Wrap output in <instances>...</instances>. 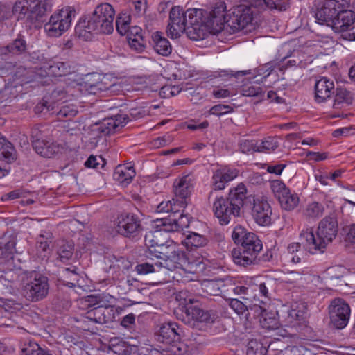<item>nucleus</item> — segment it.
Listing matches in <instances>:
<instances>
[{
	"mask_svg": "<svg viewBox=\"0 0 355 355\" xmlns=\"http://www.w3.org/2000/svg\"><path fill=\"white\" fill-rule=\"evenodd\" d=\"M239 171L235 168L223 167L216 170L211 178L212 190L209 194V202L212 200V211L221 225H227L232 218L241 215V209L247 202H251V196H247V189L240 183L232 188L228 196L225 198L218 196L216 191L223 190L226 184L238 176Z\"/></svg>",
	"mask_w": 355,
	"mask_h": 355,
	"instance_id": "nucleus-1",
	"label": "nucleus"
},
{
	"mask_svg": "<svg viewBox=\"0 0 355 355\" xmlns=\"http://www.w3.org/2000/svg\"><path fill=\"white\" fill-rule=\"evenodd\" d=\"M273 7L278 8L276 3L266 0H236L232 14L227 19L225 3L218 2L209 12L204 10L203 25L214 34L222 31L225 26L230 28V31L235 33L251 23L254 14L252 8L264 9Z\"/></svg>",
	"mask_w": 355,
	"mask_h": 355,
	"instance_id": "nucleus-2",
	"label": "nucleus"
},
{
	"mask_svg": "<svg viewBox=\"0 0 355 355\" xmlns=\"http://www.w3.org/2000/svg\"><path fill=\"white\" fill-rule=\"evenodd\" d=\"M115 11L113 7L103 3L97 6L88 19L80 20L75 27V33L84 40L92 39V33L110 34L114 30Z\"/></svg>",
	"mask_w": 355,
	"mask_h": 355,
	"instance_id": "nucleus-3",
	"label": "nucleus"
},
{
	"mask_svg": "<svg viewBox=\"0 0 355 355\" xmlns=\"http://www.w3.org/2000/svg\"><path fill=\"white\" fill-rule=\"evenodd\" d=\"M338 225L334 216H328L322 218L318 227L317 237L311 228L306 229L302 239L305 238V245L310 249H316L323 252L327 245L336 237Z\"/></svg>",
	"mask_w": 355,
	"mask_h": 355,
	"instance_id": "nucleus-4",
	"label": "nucleus"
},
{
	"mask_svg": "<svg viewBox=\"0 0 355 355\" xmlns=\"http://www.w3.org/2000/svg\"><path fill=\"white\" fill-rule=\"evenodd\" d=\"M49 291L48 278L37 271L28 272L23 280L22 295L30 302L43 300L48 295Z\"/></svg>",
	"mask_w": 355,
	"mask_h": 355,
	"instance_id": "nucleus-5",
	"label": "nucleus"
},
{
	"mask_svg": "<svg viewBox=\"0 0 355 355\" xmlns=\"http://www.w3.org/2000/svg\"><path fill=\"white\" fill-rule=\"evenodd\" d=\"M66 94L62 89H55L51 94L52 102H50L46 99H42V101L38 103L35 107V111L36 113L40 112H52V114H55L57 119L59 121H71L75 117L78 113V110L76 106L73 105H66L61 107L55 106L53 104L55 103V101L62 100L65 98Z\"/></svg>",
	"mask_w": 355,
	"mask_h": 355,
	"instance_id": "nucleus-6",
	"label": "nucleus"
},
{
	"mask_svg": "<svg viewBox=\"0 0 355 355\" xmlns=\"http://www.w3.org/2000/svg\"><path fill=\"white\" fill-rule=\"evenodd\" d=\"M185 306L175 311L178 318L192 328H200L202 323H212L214 316L208 311H205L193 305L194 300L185 299Z\"/></svg>",
	"mask_w": 355,
	"mask_h": 355,
	"instance_id": "nucleus-7",
	"label": "nucleus"
},
{
	"mask_svg": "<svg viewBox=\"0 0 355 355\" xmlns=\"http://www.w3.org/2000/svg\"><path fill=\"white\" fill-rule=\"evenodd\" d=\"M75 10L66 6L50 17L49 21L44 25V29L50 37H58L67 31L71 26L72 17Z\"/></svg>",
	"mask_w": 355,
	"mask_h": 355,
	"instance_id": "nucleus-8",
	"label": "nucleus"
},
{
	"mask_svg": "<svg viewBox=\"0 0 355 355\" xmlns=\"http://www.w3.org/2000/svg\"><path fill=\"white\" fill-rule=\"evenodd\" d=\"M161 268H166L168 270L180 269L187 273H196L198 263L189 261L187 254L185 252L172 250L170 247L169 254L165 256L164 261H159Z\"/></svg>",
	"mask_w": 355,
	"mask_h": 355,
	"instance_id": "nucleus-9",
	"label": "nucleus"
},
{
	"mask_svg": "<svg viewBox=\"0 0 355 355\" xmlns=\"http://www.w3.org/2000/svg\"><path fill=\"white\" fill-rule=\"evenodd\" d=\"M330 324L336 329H343L348 324L351 309L349 304L343 298L333 299L328 307Z\"/></svg>",
	"mask_w": 355,
	"mask_h": 355,
	"instance_id": "nucleus-10",
	"label": "nucleus"
},
{
	"mask_svg": "<svg viewBox=\"0 0 355 355\" xmlns=\"http://www.w3.org/2000/svg\"><path fill=\"white\" fill-rule=\"evenodd\" d=\"M349 4L350 0H324L315 12V20L319 24L329 26L338 14V10L349 7Z\"/></svg>",
	"mask_w": 355,
	"mask_h": 355,
	"instance_id": "nucleus-11",
	"label": "nucleus"
},
{
	"mask_svg": "<svg viewBox=\"0 0 355 355\" xmlns=\"http://www.w3.org/2000/svg\"><path fill=\"white\" fill-rule=\"evenodd\" d=\"M274 196L279 201L281 207L287 211L293 210L300 202L297 193L291 192L288 187L280 180H274L270 182Z\"/></svg>",
	"mask_w": 355,
	"mask_h": 355,
	"instance_id": "nucleus-12",
	"label": "nucleus"
},
{
	"mask_svg": "<svg viewBox=\"0 0 355 355\" xmlns=\"http://www.w3.org/2000/svg\"><path fill=\"white\" fill-rule=\"evenodd\" d=\"M116 232L127 238H136L141 234L143 227L139 217L134 214H122L116 218Z\"/></svg>",
	"mask_w": 355,
	"mask_h": 355,
	"instance_id": "nucleus-13",
	"label": "nucleus"
},
{
	"mask_svg": "<svg viewBox=\"0 0 355 355\" xmlns=\"http://www.w3.org/2000/svg\"><path fill=\"white\" fill-rule=\"evenodd\" d=\"M345 7L344 9L338 10L339 12L330 24L329 27L334 33H347L355 28V12Z\"/></svg>",
	"mask_w": 355,
	"mask_h": 355,
	"instance_id": "nucleus-14",
	"label": "nucleus"
},
{
	"mask_svg": "<svg viewBox=\"0 0 355 355\" xmlns=\"http://www.w3.org/2000/svg\"><path fill=\"white\" fill-rule=\"evenodd\" d=\"M193 189L192 179L189 175L178 178L173 182V192L178 200L179 207L185 208Z\"/></svg>",
	"mask_w": 355,
	"mask_h": 355,
	"instance_id": "nucleus-15",
	"label": "nucleus"
},
{
	"mask_svg": "<svg viewBox=\"0 0 355 355\" xmlns=\"http://www.w3.org/2000/svg\"><path fill=\"white\" fill-rule=\"evenodd\" d=\"M184 11L180 6L173 7L169 13V23L167 27L168 36L176 38L180 33L186 30Z\"/></svg>",
	"mask_w": 355,
	"mask_h": 355,
	"instance_id": "nucleus-16",
	"label": "nucleus"
},
{
	"mask_svg": "<svg viewBox=\"0 0 355 355\" xmlns=\"http://www.w3.org/2000/svg\"><path fill=\"white\" fill-rule=\"evenodd\" d=\"M271 214V207L266 200L253 198L252 216L257 224L262 226L270 225Z\"/></svg>",
	"mask_w": 355,
	"mask_h": 355,
	"instance_id": "nucleus-17",
	"label": "nucleus"
},
{
	"mask_svg": "<svg viewBox=\"0 0 355 355\" xmlns=\"http://www.w3.org/2000/svg\"><path fill=\"white\" fill-rule=\"evenodd\" d=\"M182 330L176 322H165L162 324L155 334L156 339L167 345L176 343L180 340Z\"/></svg>",
	"mask_w": 355,
	"mask_h": 355,
	"instance_id": "nucleus-18",
	"label": "nucleus"
},
{
	"mask_svg": "<svg viewBox=\"0 0 355 355\" xmlns=\"http://www.w3.org/2000/svg\"><path fill=\"white\" fill-rule=\"evenodd\" d=\"M128 114H116L114 116L104 119L101 123H97L104 135H109L116 131L119 128L124 127L129 121Z\"/></svg>",
	"mask_w": 355,
	"mask_h": 355,
	"instance_id": "nucleus-19",
	"label": "nucleus"
},
{
	"mask_svg": "<svg viewBox=\"0 0 355 355\" xmlns=\"http://www.w3.org/2000/svg\"><path fill=\"white\" fill-rule=\"evenodd\" d=\"M231 254L233 262L239 266L247 268L255 266L259 262L258 254L241 248H234Z\"/></svg>",
	"mask_w": 355,
	"mask_h": 355,
	"instance_id": "nucleus-20",
	"label": "nucleus"
},
{
	"mask_svg": "<svg viewBox=\"0 0 355 355\" xmlns=\"http://www.w3.org/2000/svg\"><path fill=\"white\" fill-rule=\"evenodd\" d=\"M146 245L147 250L145 251V255L151 261H154V258L156 261H163L165 256L169 254L170 246L165 244H158L154 239L148 240L146 237Z\"/></svg>",
	"mask_w": 355,
	"mask_h": 355,
	"instance_id": "nucleus-21",
	"label": "nucleus"
},
{
	"mask_svg": "<svg viewBox=\"0 0 355 355\" xmlns=\"http://www.w3.org/2000/svg\"><path fill=\"white\" fill-rule=\"evenodd\" d=\"M86 313L88 318L94 324H105L112 320L114 318L113 310L105 304H101L100 306H96L87 311Z\"/></svg>",
	"mask_w": 355,
	"mask_h": 355,
	"instance_id": "nucleus-22",
	"label": "nucleus"
},
{
	"mask_svg": "<svg viewBox=\"0 0 355 355\" xmlns=\"http://www.w3.org/2000/svg\"><path fill=\"white\" fill-rule=\"evenodd\" d=\"M109 348L114 353L119 355H132L137 351V347L130 345L123 338L114 337L109 341Z\"/></svg>",
	"mask_w": 355,
	"mask_h": 355,
	"instance_id": "nucleus-23",
	"label": "nucleus"
},
{
	"mask_svg": "<svg viewBox=\"0 0 355 355\" xmlns=\"http://www.w3.org/2000/svg\"><path fill=\"white\" fill-rule=\"evenodd\" d=\"M281 325L286 327L293 326L295 322L303 318V313L296 309L284 307L276 312Z\"/></svg>",
	"mask_w": 355,
	"mask_h": 355,
	"instance_id": "nucleus-24",
	"label": "nucleus"
},
{
	"mask_svg": "<svg viewBox=\"0 0 355 355\" xmlns=\"http://www.w3.org/2000/svg\"><path fill=\"white\" fill-rule=\"evenodd\" d=\"M334 89V84L327 78H322L315 85V98L318 103L324 102L331 94V90Z\"/></svg>",
	"mask_w": 355,
	"mask_h": 355,
	"instance_id": "nucleus-25",
	"label": "nucleus"
},
{
	"mask_svg": "<svg viewBox=\"0 0 355 355\" xmlns=\"http://www.w3.org/2000/svg\"><path fill=\"white\" fill-rule=\"evenodd\" d=\"M28 21H37L50 9L47 0H28Z\"/></svg>",
	"mask_w": 355,
	"mask_h": 355,
	"instance_id": "nucleus-26",
	"label": "nucleus"
},
{
	"mask_svg": "<svg viewBox=\"0 0 355 355\" xmlns=\"http://www.w3.org/2000/svg\"><path fill=\"white\" fill-rule=\"evenodd\" d=\"M27 49V43L24 37L21 35L14 40L7 46L0 48L1 55H19L26 53Z\"/></svg>",
	"mask_w": 355,
	"mask_h": 355,
	"instance_id": "nucleus-27",
	"label": "nucleus"
},
{
	"mask_svg": "<svg viewBox=\"0 0 355 355\" xmlns=\"http://www.w3.org/2000/svg\"><path fill=\"white\" fill-rule=\"evenodd\" d=\"M33 148L36 153L44 157H51L58 150V148L50 141L37 138L33 141Z\"/></svg>",
	"mask_w": 355,
	"mask_h": 355,
	"instance_id": "nucleus-28",
	"label": "nucleus"
},
{
	"mask_svg": "<svg viewBox=\"0 0 355 355\" xmlns=\"http://www.w3.org/2000/svg\"><path fill=\"white\" fill-rule=\"evenodd\" d=\"M184 21L186 25V29L189 27L193 28L196 30L203 25L204 18V10L201 9H189L184 12Z\"/></svg>",
	"mask_w": 355,
	"mask_h": 355,
	"instance_id": "nucleus-29",
	"label": "nucleus"
},
{
	"mask_svg": "<svg viewBox=\"0 0 355 355\" xmlns=\"http://www.w3.org/2000/svg\"><path fill=\"white\" fill-rule=\"evenodd\" d=\"M135 174V171L132 166L119 165L114 170L113 177L120 184L127 185L131 182Z\"/></svg>",
	"mask_w": 355,
	"mask_h": 355,
	"instance_id": "nucleus-30",
	"label": "nucleus"
},
{
	"mask_svg": "<svg viewBox=\"0 0 355 355\" xmlns=\"http://www.w3.org/2000/svg\"><path fill=\"white\" fill-rule=\"evenodd\" d=\"M152 39L155 51L159 55L168 56L171 53L172 46L169 41L162 35L159 32L155 33Z\"/></svg>",
	"mask_w": 355,
	"mask_h": 355,
	"instance_id": "nucleus-31",
	"label": "nucleus"
},
{
	"mask_svg": "<svg viewBox=\"0 0 355 355\" xmlns=\"http://www.w3.org/2000/svg\"><path fill=\"white\" fill-rule=\"evenodd\" d=\"M353 96L352 93L343 87H338L336 90L333 107L341 109L352 103Z\"/></svg>",
	"mask_w": 355,
	"mask_h": 355,
	"instance_id": "nucleus-32",
	"label": "nucleus"
},
{
	"mask_svg": "<svg viewBox=\"0 0 355 355\" xmlns=\"http://www.w3.org/2000/svg\"><path fill=\"white\" fill-rule=\"evenodd\" d=\"M74 251V245L72 241L66 240H60L57 243V254L58 259L62 262H65L69 260Z\"/></svg>",
	"mask_w": 355,
	"mask_h": 355,
	"instance_id": "nucleus-33",
	"label": "nucleus"
},
{
	"mask_svg": "<svg viewBox=\"0 0 355 355\" xmlns=\"http://www.w3.org/2000/svg\"><path fill=\"white\" fill-rule=\"evenodd\" d=\"M324 212V205L318 202L309 203L303 209V216L308 220H315L322 217Z\"/></svg>",
	"mask_w": 355,
	"mask_h": 355,
	"instance_id": "nucleus-34",
	"label": "nucleus"
},
{
	"mask_svg": "<svg viewBox=\"0 0 355 355\" xmlns=\"http://www.w3.org/2000/svg\"><path fill=\"white\" fill-rule=\"evenodd\" d=\"M240 248L259 254L263 248V245L258 236L252 232L245 238V242L243 243Z\"/></svg>",
	"mask_w": 355,
	"mask_h": 355,
	"instance_id": "nucleus-35",
	"label": "nucleus"
},
{
	"mask_svg": "<svg viewBox=\"0 0 355 355\" xmlns=\"http://www.w3.org/2000/svg\"><path fill=\"white\" fill-rule=\"evenodd\" d=\"M305 234V230H303L300 234V242H294L290 243L287 247V251L288 254H303L301 251V248L302 247L305 250H307L311 254L317 253L318 250L316 249H310L305 245V238L302 239V236Z\"/></svg>",
	"mask_w": 355,
	"mask_h": 355,
	"instance_id": "nucleus-36",
	"label": "nucleus"
},
{
	"mask_svg": "<svg viewBox=\"0 0 355 355\" xmlns=\"http://www.w3.org/2000/svg\"><path fill=\"white\" fill-rule=\"evenodd\" d=\"M247 302H243L236 298H230L228 300V304L230 307L239 315H245L248 318L249 314V309H252V306L248 305Z\"/></svg>",
	"mask_w": 355,
	"mask_h": 355,
	"instance_id": "nucleus-37",
	"label": "nucleus"
},
{
	"mask_svg": "<svg viewBox=\"0 0 355 355\" xmlns=\"http://www.w3.org/2000/svg\"><path fill=\"white\" fill-rule=\"evenodd\" d=\"M159 264V261L141 263L136 266L135 270L139 275L159 272L162 269Z\"/></svg>",
	"mask_w": 355,
	"mask_h": 355,
	"instance_id": "nucleus-38",
	"label": "nucleus"
},
{
	"mask_svg": "<svg viewBox=\"0 0 355 355\" xmlns=\"http://www.w3.org/2000/svg\"><path fill=\"white\" fill-rule=\"evenodd\" d=\"M71 67L64 62H53L49 67V73L54 76H64L71 73Z\"/></svg>",
	"mask_w": 355,
	"mask_h": 355,
	"instance_id": "nucleus-39",
	"label": "nucleus"
},
{
	"mask_svg": "<svg viewBox=\"0 0 355 355\" xmlns=\"http://www.w3.org/2000/svg\"><path fill=\"white\" fill-rule=\"evenodd\" d=\"M184 243L187 248H200L207 245V239L199 234L195 232H189L186 236Z\"/></svg>",
	"mask_w": 355,
	"mask_h": 355,
	"instance_id": "nucleus-40",
	"label": "nucleus"
},
{
	"mask_svg": "<svg viewBox=\"0 0 355 355\" xmlns=\"http://www.w3.org/2000/svg\"><path fill=\"white\" fill-rule=\"evenodd\" d=\"M179 202L178 199L173 198L171 200L162 201L157 207V212L169 213L174 215L180 212Z\"/></svg>",
	"mask_w": 355,
	"mask_h": 355,
	"instance_id": "nucleus-41",
	"label": "nucleus"
},
{
	"mask_svg": "<svg viewBox=\"0 0 355 355\" xmlns=\"http://www.w3.org/2000/svg\"><path fill=\"white\" fill-rule=\"evenodd\" d=\"M28 7V0H17L13 6L12 11L15 14H18V19H26L28 20V14H30Z\"/></svg>",
	"mask_w": 355,
	"mask_h": 355,
	"instance_id": "nucleus-42",
	"label": "nucleus"
},
{
	"mask_svg": "<svg viewBox=\"0 0 355 355\" xmlns=\"http://www.w3.org/2000/svg\"><path fill=\"white\" fill-rule=\"evenodd\" d=\"M250 70H244V71H227V70H220L218 71L214 72L213 74L214 78H220L222 80H226L229 79L230 77L239 78L240 76H243L248 74H250Z\"/></svg>",
	"mask_w": 355,
	"mask_h": 355,
	"instance_id": "nucleus-43",
	"label": "nucleus"
},
{
	"mask_svg": "<svg viewBox=\"0 0 355 355\" xmlns=\"http://www.w3.org/2000/svg\"><path fill=\"white\" fill-rule=\"evenodd\" d=\"M205 291L210 295H220V287L222 286L220 279H208L203 282Z\"/></svg>",
	"mask_w": 355,
	"mask_h": 355,
	"instance_id": "nucleus-44",
	"label": "nucleus"
},
{
	"mask_svg": "<svg viewBox=\"0 0 355 355\" xmlns=\"http://www.w3.org/2000/svg\"><path fill=\"white\" fill-rule=\"evenodd\" d=\"M251 233L241 225H238L233 230L232 238L236 244L241 245L245 242V238Z\"/></svg>",
	"mask_w": 355,
	"mask_h": 355,
	"instance_id": "nucleus-45",
	"label": "nucleus"
},
{
	"mask_svg": "<svg viewBox=\"0 0 355 355\" xmlns=\"http://www.w3.org/2000/svg\"><path fill=\"white\" fill-rule=\"evenodd\" d=\"M278 142L274 137H268L261 142H258L257 152L268 153L274 151L278 147Z\"/></svg>",
	"mask_w": 355,
	"mask_h": 355,
	"instance_id": "nucleus-46",
	"label": "nucleus"
},
{
	"mask_svg": "<svg viewBox=\"0 0 355 355\" xmlns=\"http://www.w3.org/2000/svg\"><path fill=\"white\" fill-rule=\"evenodd\" d=\"M130 18L129 15L119 16L116 20V27L119 33L124 35L130 31Z\"/></svg>",
	"mask_w": 355,
	"mask_h": 355,
	"instance_id": "nucleus-47",
	"label": "nucleus"
},
{
	"mask_svg": "<svg viewBox=\"0 0 355 355\" xmlns=\"http://www.w3.org/2000/svg\"><path fill=\"white\" fill-rule=\"evenodd\" d=\"M88 318V315L85 313V315L76 319L78 328L83 331H93L94 323Z\"/></svg>",
	"mask_w": 355,
	"mask_h": 355,
	"instance_id": "nucleus-48",
	"label": "nucleus"
},
{
	"mask_svg": "<svg viewBox=\"0 0 355 355\" xmlns=\"http://www.w3.org/2000/svg\"><path fill=\"white\" fill-rule=\"evenodd\" d=\"M128 39L131 49L135 50L137 53H141L144 50L145 44L142 35H139L138 37H132L128 35Z\"/></svg>",
	"mask_w": 355,
	"mask_h": 355,
	"instance_id": "nucleus-49",
	"label": "nucleus"
},
{
	"mask_svg": "<svg viewBox=\"0 0 355 355\" xmlns=\"http://www.w3.org/2000/svg\"><path fill=\"white\" fill-rule=\"evenodd\" d=\"M240 149L243 153L257 152L258 141L254 140H243L240 143Z\"/></svg>",
	"mask_w": 355,
	"mask_h": 355,
	"instance_id": "nucleus-50",
	"label": "nucleus"
},
{
	"mask_svg": "<svg viewBox=\"0 0 355 355\" xmlns=\"http://www.w3.org/2000/svg\"><path fill=\"white\" fill-rule=\"evenodd\" d=\"M232 111H233V109L230 105L218 104V105L213 106L209 110V113H210V114H214V115L220 116L226 114L227 113H230Z\"/></svg>",
	"mask_w": 355,
	"mask_h": 355,
	"instance_id": "nucleus-51",
	"label": "nucleus"
},
{
	"mask_svg": "<svg viewBox=\"0 0 355 355\" xmlns=\"http://www.w3.org/2000/svg\"><path fill=\"white\" fill-rule=\"evenodd\" d=\"M134 7V11L137 16L143 15L147 8V0H130Z\"/></svg>",
	"mask_w": 355,
	"mask_h": 355,
	"instance_id": "nucleus-52",
	"label": "nucleus"
},
{
	"mask_svg": "<svg viewBox=\"0 0 355 355\" xmlns=\"http://www.w3.org/2000/svg\"><path fill=\"white\" fill-rule=\"evenodd\" d=\"M101 162L102 165L101 167H103L105 164V161L102 157L99 156L97 157L96 156L91 155L85 162V166L87 168H98V166L101 164Z\"/></svg>",
	"mask_w": 355,
	"mask_h": 355,
	"instance_id": "nucleus-53",
	"label": "nucleus"
},
{
	"mask_svg": "<svg viewBox=\"0 0 355 355\" xmlns=\"http://www.w3.org/2000/svg\"><path fill=\"white\" fill-rule=\"evenodd\" d=\"M241 93L245 96H258L263 93V89L259 86L251 85L243 87Z\"/></svg>",
	"mask_w": 355,
	"mask_h": 355,
	"instance_id": "nucleus-54",
	"label": "nucleus"
},
{
	"mask_svg": "<svg viewBox=\"0 0 355 355\" xmlns=\"http://www.w3.org/2000/svg\"><path fill=\"white\" fill-rule=\"evenodd\" d=\"M220 282H221L222 286L220 287V295L223 293H229L230 291H233V286H234V282L232 279L230 277H227L223 279H220Z\"/></svg>",
	"mask_w": 355,
	"mask_h": 355,
	"instance_id": "nucleus-55",
	"label": "nucleus"
},
{
	"mask_svg": "<svg viewBox=\"0 0 355 355\" xmlns=\"http://www.w3.org/2000/svg\"><path fill=\"white\" fill-rule=\"evenodd\" d=\"M30 72V70L25 68L24 67L21 65H17L15 63V70H14L12 78L13 79H22V81H27L26 76L27 74H28Z\"/></svg>",
	"mask_w": 355,
	"mask_h": 355,
	"instance_id": "nucleus-56",
	"label": "nucleus"
},
{
	"mask_svg": "<svg viewBox=\"0 0 355 355\" xmlns=\"http://www.w3.org/2000/svg\"><path fill=\"white\" fill-rule=\"evenodd\" d=\"M344 231L345 233V241L348 244L355 245V223L347 226Z\"/></svg>",
	"mask_w": 355,
	"mask_h": 355,
	"instance_id": "nucleus-57",
	"label": "nucleus"
},
{
	"mask_svg": "<svg viewBox=\"0 0 355 355\" xmlns=\"http://www.w3.org/2000/svg\"><path fill=\"white\" fill-rule=\"evenodd\" d=\"M14 70H15V63L10 62H5L0 65V76H12Z\"/></svg>",
	"mask_w": 355,
	"mask_h": 355,
	"instance_id": "nucleus-58",
	"label": "nucleus"
},
{
	"mask_svg": "<svg viewBox=\"0 0 355 355\" xmlns=\"http://www.w3.org/2000/svg\"><path fill=\"white\" fill-rule=\"evenodd\" d=\"M38 347L37 343L29 342L21 349V355H36Z\"/></svg>",
	"mask_w": 355,
	"mask_h": 355,
	"instance_id": "nucleus-59",
	"label": "nucleus"
},
{
	"mask_svg": "<svg viewBox=\"0 0 355 355\" xmlns=\"http://www.w3.org/2000/svg\"><path fill=\"white\" fill-rule=\"evenodd\" d=\"M162 224L163 225V230L166 232H175L180 231L178 227L175 228L173 226L177 224L175 218H168L162 220Z\"/></svg>",
	"mask_w": 355,
	"mask_h": 355,
	"instance_id": "nucleus-60",
	"label": "nucleus"
},
{
	"mask_svg": "<svg viewBox=\"0 0 355 355\" xmlns=\"http://www.w3.org/2000/svg\"><path fill=\"white\" fill-rule=\"evenodd\" d=\"M85 305L87 307H93L94 306H100L101 304H104L100 296L89 295L83 300Z\"/></svg>",
	"mask_w": 355,
	"mask_h": 355,
	"instance_id": "nucleus-61",
	"label": "nucleus"
},
{
	"mask_svg": "<svg viewBox=\"0 0 355 355\" xmlns=\"http://www.w3.org/2000/svg\"><path fill=\"white\" fill-rule=\"evenodd\" d=\"M177 224L174 225V227H178L179 230H182L184 227H188L189 225V220L187 216L180 214L178 218H175Z\"/></svg>",
	"mask_w": 355,
	"mask_h": 355,
	"instance_id": "nucleus-62",
	"label": "nucleus"
},
{
	"mask_svg": "<svg viewBox=\"0 0 355 355\" xmlns=\"http://www.w3.org/2000/svg\"><path fill=\"white\" fill-rule=\"evenodd\" d=\"M51 241H49L43 235H40L37 241V250L46 252L49 249Z\"/></svg>",
	"mask_w": 355,
	"mask_h": 355,
	"instance_id": "nucleus-63",
	"label": "nucleus"
},
{
	"mask_svg": "<svg viewBox=\"0 0 355 355\" xmlns=\"http://www.w3.org/2000/svg\"><path fill=\"white\" fill-rule=\"evenodd\" d=\"M135 315L133 313L128 314L121 320V324L125 328H130L135 324Z\"/></svg>",
	"mask_w": 355,
	"mask_h": 355,
	"instance_id": "nucleus-64",
	"label": "nucleus"
}]
</instances>
